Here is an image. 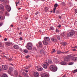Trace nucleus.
<instances>
[{
	"label": "nucleus",
	"instance_id": "nucleus-1",
	"mask_svg": "<svg viewBox=\"0 0 77 77\" xmlns=\"http://www.w3.org/2000/svg\"><path fill=\"white\" fill-rule=\"evenodd\" d=\"M32 46V45L31 42L28 43L27 44V46H26V48L28 50H31L32 48L31 47Z\"/></svg>",
	"mask_w": 77,
	"mask_h": 77
},
{
	"label": "nucleus",
	"instance_id": "nucleus-2",
	"mask_svg": "<svg viewBox=\"0 0 77 77\" xmlns=\"http://www.w3.org/2000/svg\"><path fill=\"white\" fill-rule=\"evenodd\" d=\"M75 34L74 31L73 30H72L70 32H68L67 34V36L69 37H70L73 36Z\"/></svg>",
	"mask_w": 77,
	"mask_h": 77
},
{
	"label": "nucleus",
	"instance_id": "nucleus-3",
	"mask_svg": "<svg viewBox=\"0 0 77 77\" xmlns=\"http://www.w3.org/2000/svg\"><path fill=\"white\" fill-rule=\"evenodd\" d=\"M50 69L52 71L54 72H56L57 70V69L54 65L50 66Z\"/></svg>",
	"mask_w": 77,
	"mask_h": 77
},
{
	"label": "nucleus",
	"instance_id": "nucleus-4",
	"mask_svg": "<svg viewBox=\"0 0 77 77\" xmlns=\"http://www.w3.org/2000/svg\"><path fill=\"white\" fill-rule=\"evenodd\" d=\"M49 66V63L48 62H45V63H44L42 65V66L44 68L47 69L48 66Z\"/></svg>",
	"mask_w": 77,
	"mask_h": 77
},
{
	"label": "nucleus",
	"instance_id": "nucleus-5",
	"mask_svg": "<svg viewBox=\"0 0 77 77\" xmlns=\"http://www.w3.org/2000/svg\"><path fill=\"white\" fill-rule=\"evenodd\" d=\"M70 59V56L68 55L66 56V58H64V61L66 62H68L69 61Z\"/></svg>",
	"mask_w": 77,
	"mask_h": 77
},
{
	"label": "nucleus",
	"instance_id": "nucleus-6",
	"mask_svg": "<svg viewBox=\"0 0 77 77\" xmlns=\"http://www.w3.org/2000/svg\"><path fill=\"white\" fill-rule=\"evenodd\" d=\"M54 14L55 13V11H56V8L58 7V4L57 3H56L54 4Z\"/></svg>",
	"mask_w": 77,
	"mask_h": 77
},
{
	"label": "nucleus",
	"instance_id": "nucleus-7",
	"mask_svg": "<svg viewBox=\"0 0 77 77\" xmlns=\"http://www.w3.org/2000/svg\"><path fill=\"white\" fill-rule=\"evenodd\" d=\"M33 75L35 77H38L39 76V75L38 72H35L33 73Z\"/></svg>",
	"mask_w": 77,
	"mask_h": 77
},
{
	"label": "nucleus",
	"instance_id": "nucleus-8",
	"mask_svg": "<svg viewBox=\"0 0 77 77\" xmlns=\"http://www.w3.org/2000/svg\"><path fill=\"white\" fill-rule=\"evenodd\" d=\"M0 9L2 11L4 10V6L2 4H0Z\"/></svg>",
	"mask_w": 77,
	"mask_h": 77
},
{
	"label": "nucleus",
	"instance_id": "nucleus-9",
	"mask_svg": "<svg viewBox=\"0 0 77 77\" xmlns=\"http://www.w3.org/2000/svg\"><path fill=\"white\" fill-rule=\"evenodd\" d=\"M2 68L3 69L5 70H6L8 69V67L6 65H3L2 66Z\"/></svg>",
	"mask_w": 77,
	"mask_h": 77
},
{
	"label": "nucleus",
	"instance_id": "nucleus-10",
	"mask_svg": "<svg viewBox=\"0 0 77 77\" xmlns=\"http://www.w3.org/2000/svg\"><path fill=\"white\" fill-rule=\"evenodd\" d=\"M44 41H47L48 42L50 40V38L49 37H45V38H44Z\"/></svg>",
	"mask_w": 77,
	"mask_h": 77
},
{
	"label": "nucleus",
	"instance_id": "nucleus-11",
	"mask_svg": "<svg viewBox=\"0 0 77 77\" xmlns=\"http://www.w3.org/2000/svg\"><path fill=\"white\" fill-rule=\"evenodd\" d=\"M40 54L42 55L44 54H45V51L43 50H41L40 51Z\"/></svg>",
	"mask_w": 77,
	"mask_h": 77
},
{
	"label": "nucleus",
	"instance_id": "nucleus-12",
	"mask_svg": "<svg viewBox=\"0 0 77 77\" xmlns=\"http://www.w3.org/2000/svg\"><path fill=\"white\" fill-rule=\"evenodd\" d=\"M41 77H48V74L45 73H43L41 74Z\"/></svg>",
	"mask_w": 77,
	"mask_h": 77
},
{
	"label": "nucleus",
	"instance_id": "nucleus-13",
	"mask_svg": "<svg viewBox=\"0 0 77 77\" xmlns=\"http://www.w3.org/2000/svg\"><path fill=\"white\" fill-rule=\"evenodd\" d=\"M51 40L52 41L54 42H57V40L56 39V38H54L53 37L51 38Z\"/></svg>",
	"mask_w": 77,
	"mask_h": 77
},
{
	"label": "nucleus",
	"instance_id": "nucleus-14",
	"mask_svg": "<svg viewBox=\"0 0 77 77\" xmlns=\"http://www.w3.org/2000/svg\"><path fill=\"white\" fill-rule=\"evenodd\" d=\"M14 48L15 49H16V50H18L19 49V46L17 45H15L14 46Z\"/></svg>",
	"mask_w": 77,
	"mask_h": 77
},
{
	"label": "nucleus",
	"instance_id": "nucleus-15",
	"mask_svg": "<svg viewBox=\"0 0 77 77\" xmlns=\"http://www.w3.org/2000/svg\"><path fill=\"white\" fill-rule=\"evenodd\" d=\"M38 44L39 45V47L41 48H42V42H38Z\"/></svg>",
	"mask_w": 77,
	"mask_h": 77
},
{
	"label": "nucleus",
	"instance_id": "nucleus-16",
	"mask_svg": "<svg viewBox=\"0 0 77 77\" xmlns=\"http://www.w3.org/2000/svg\"><path fill=\"white\" fill-rule=\"evenodd\" d=\"M72 60L73 61L75 62L76 61V60H77V57H72Z\"/></svg>",
	"mask_w": 77,
	"mask_h": 77
},
{
	"label": "nucleus",
	"instance_id": "nucleus-17",
	"mask_svg": "<svg viewBox=\"0 0 77 77\" xmlns=\"http://www.w3.org/2000/svg\"><path fill=\"white\" fill-rule=\"evenodd\" d=\"M54 62L55 63H58V62H59V61L58 60V59L55 58L54 59Z\"/></svg>",
	"mask_w": 77,
	"mask_h": 77
},
{
	"label": "nucleus",
	"instance_id": "nucleus-18",
	"mask_svg": "<svg viewBox=\"0 0 77 77\" xmlns=\"http://www.w3.org/2000/svg\"><path fill=\"white\" fill-rule=\"evenodd\" d=\"M42 42L44 45H47L48 44V42H46V41H42Z\"/></svg>",
	"mask_w": 77,
	"mask_h": 77
},
{
	"label": "nucleus",
	"instance_id": "nucleus-19",
	"mask_svg": "<svg viewBox=\"0 0 77 77\" xmlns=\"http://www.w3.org/2000/svg\"><path fill=\"white\" fill-rule=\"evenodd\" d=\"M23 53L27 54L28 53V50L26 49H24L23 50Z\"/></svg>",
	"mask_w": 77,
	"mask_h": 77
},
{
	"label": "nucleus",
	"instance_id": "nucleus-20",
	"mask_svg": "<svg viewBox=\"0 0 77 77\" xmlns=\"http://www.w3.org/2000/svg\"><path fill=\"white\" fill-rule=\"evenodd\" d=\"M37 70L38 71H41L42 70V67H38Z\"/></svg>",
	"mask_w": 77,
	"mask_h": 77
},
{
	"label": "nucleus",
	"instance_id": "nucleus-21",
	"mask_svg": "<svg viewBox=\"0 0 77 77\" xmlns=\"http://www.w3.org/2000/svg\"><path fill=\"white\" fill-rule=\"evenodd\" d=\"M23 75H25L26 76V77H28V75L26 73H25V72H23L22 73Z\"/></svg>",
	"mask_w": 77,
	"mask_h": 77
},
{
	"label": "nucleus",
	"instance_id": "nucleus-22",
	"mask_svg": "<svg viewBox=\"0 0 77 77\" xmlns=\"http://www.w3.org/2000/svg\"><path fill=\"white\" fill-rule=\"evenodd\" d=\"M57 54H60L63 53V52H61V51H57Z\"/></svg>",
	"mask_w": 77,
	"mask_h": 77
},
{
	"label": "nucleus",
	"instance_id": "nucleus-23",
	"mask_svg": "<svg viewBox=\"0 0 77 77\" xmlns=\"http://www.w3.org/2000/svg\"><path fill=\"white\" fill-rule=\"evenodd\" d=\"M61 64L63 65H64L66 64V63L65 61H62V62L61 63Z\"/></svg>",
	"mask_w": 77,
	"mask_h": 77
},
{
	"label": "nucleus",
	"instance_id": "nucleus-24",
	"mask_svg": "<svg viewBox=\"0 0 77 77\" xmlns=\"http://www.w3.org/2000/svg\"><path fill=\"white\" fill-rule=\"evenodd\" d=\"M60 35H61V36H62L64 37L66 35L65 34H64V32H63L62 33L60 34Z\"/></svg>",
	"mask_w": 77,
	"mask_h": 77
},
{
	"label": "nucleus",
	"instance_id": "nucleus-25",
	"mask_svg": "<svg viewBox=\"0 0 77 77\" xmlns=\"http://www.w3.org/2000/svg\"><path fill=\"white\" fill-rule=\"evenodd\" d=\"M14 70V69H13V68L12 67H9V71H13Z\"/></svg>",
	"mask_w": 77,
	"mask_h": 77
},
{
	"label": "nucleus",
	"instance_id": "nucleus-26",
	"mask_svg": "<svg viewBox=\"0 0 77 77\" xmlns=\"http://www.w3.org/2000/svg\"><path fill=\"white\" fill-rule=\"evenodd\" d=\"M48 63H49V64H51V63H52V60H48Z\"/></svg>",
	"mask_w": 77,
	"mask_h": 77
},
{
	"label": "nucleus",
	"instance_id": "nucleus-27",
	"mask_svg": "<svg viewBox=\"0 0 77 77\" xmlns=\"http://www.w3.org/2000/svg\"><path fill=\"white\" fill-rule=\"evenodd\" d=\"M14 74L16 75H18V73L17 70L14 71Z\"/></svg>",
	"mask_w": 77,
	"mask_h": 77
},
{
	"label": "nucleus",
	"instance_id": "nucleus-28",
	"mask_svg": "<svg viewBox=\"0 0 77 77\" xmlns=\"http://www.w3.org/2000/svg\"><path fill=\"white\" fill-rule=\"evenodd\" d=\"M23 18H24L25 20H27L28 19V17H26V16H23Z\"/></svg>",
	"mask_w": 77,
	"mask_h": 77
},
{
	"label": "nucleus",
	"instance_id": "nucleus-29",
	"mask_svg": "<svg viewBox=\"0 0 77 77\" xmlns=\"http://www.w3.org/2000/svg\"><path fill=\"white\" fill-rule=\"evenodd\" d=\"M62 45L63 46H66V43L64 42L62 43Z\"/></svg>",
	"mask_w": 77,
	"mask_h": 77
},
{
	"label": "nucleus",
	"instance_id": "nucleus-30",
	"mask_svg": "<svg viewBox=\"0 0 77 77\" xmlns=\"http://www.w3.org/2000/svg\"><path fill=\"white\" fill-rule=\"evenodd\" d=\"M50 30H54V27H50Z\"/></svg>",
	"mask_w": 77,
	"mask_h": 77
},
{
	"label": "nucleus",
	"instance_id": "nucleus-31",
	"mask_svg": "<svg viewBox=\"0 0 77 77\" xmlns=\"http://www.w3.org/2000/svg\"><path fill=\"white\" fill-rule=\"evenodd\" d=\"M2 77H8L7 75L6 74H4L2 75Z\"/></svg>",
	"mask_w": 77,
	"mask_h": 77
},
{
	"label": "nucleus",
	"instance_id": "nucleus-32",
	"mask_svg": "<svg viewBox=\"0 0 77 77\" xmlns=\"http://www.w3.org/2000/svg\"><path fill=\"white\" fill-rule=\"evenodd\" d=\"M57 39H58V40H60V36L59 35H57Z\"/></svg>",
	"mask_w": 77,
	"mask_h": 77
},
{
	"label": "nucleus",
	"instance_id": "nucleus-33",
	"mask_svg": "<svg viewBox=\"0 0 77 77\" xmlns=\"http://www.w3.org/2000/svg\"><path fill=\"white\" fill-rule=\"evenodd\" d=\"M56 51L55 50V49H52V51L51 52V54L54 53Z\"/></svg>",
	"mask_w": 77,
	"mask_h": 77
},
{
	"label": "nucleus",
	"instance_id": "nucleus-34",
	"mask_svg": "<svg viewBox=\"0 0 77 77\" xmlns=\"http://www.w3.org/2000/svg\"><path fill=\"white\" fill-rule=\"evenodd\" d=\"M9 44H10V43L9 42H6L5 43V44L6 45H8V46H9Z\"/></svg>",
	"mask_w": 77,
	"mask_h": 77
},
{
	"label": "nucleus",
	"instance_id": "nucleus-35",
	"mask_svg": "<svg viewBox=\"0 0 77 77\" xmlns=\"http://www.w3.org/2000/svg\"><path fill=\"white\" fill-rule=\"evenodd\" d=\"M11 7H9L8 8H7V11H8V12L10 11H11Z\"/></svg>",
	"mask_w": 77,
	"mask_h": 77
},
{
	"label": "nucleus",
	"instance_id": "nucleus-36",
	"mask_svg": "<svg viewBox=\"0 0 77 77\" xmlns=\"http://www.w3.org/2000/svg\"><path fill=\"white\" fill-rule=\"evenodd\" d=\"M3 20V16L0 15V20Z\"/></svg>",
	"mask_w": 77,
	"mask_h": 77
},
{
	"label": "nucleus",
	"instance_id": "nucleus-37",
	"mask_svg": "<svg viewBox=\"0 0 77 77\" xmlns=\"http://www.w3.org/2000/svg\"><path fill=\"white\" fill-rule=\"evenodd\" d=\"M48 7L45 8V11L47 12V11H48Z\"/></svg>",
	"mask_w": 77,
	"mask_h": 77
},
{
	"label": "nucleus",
	"instance_id": "nucleus-38",
	"mask_svg": "<svg viewBox=\"0 0 77 77\" xmlns=\"http://www.w3.org/2000/svg\"><path fill=\"white\" fill-rule=\"evenodd\" d=\"M72 72H73L74 73H75L76 72H77V69H75L74 70H73Z\"/></svg>",
	"mask_w": 77,
	"mask_h": 77
},
{
	"label": "nucleus",
	"instance_id": "nucleus-39",
	"mask_svg": "<svg viewBox=\"0 0 77 77\" xmlns=\"http://www.w3.org/2000/svg\"><path fill=\"white\" fill-rule=\"evenodd\" d=\"M73 64V63L71 62V63H69L68 64L69 65H72Z\"/></svg>",
	"mask_w": 77,
	"mask_h": 77
},
{
	"label": "nucleus",
	"instance_id": "nucleus-40",
	"mask_svg": "<svg viewBox=\"0 0 77 77\" xmlns=\"http://www.w3.org/2000/svg\"><path fill=\"white\" fill-rule=\"evenodd\" d=\"M56 14H60L59 11H56Z\"/></svg>",
	"mask_w": 77,
	"mask_h": 77
},
{
	"label": "nucleus",
	"instance_id": "nucleus-41",
	"mask_svg": "<svg viewBox=\"0 0 77 77\" xmlns=\"http://www.w3.org/2000/svg\"><path fill=\"white\" fill-rule=\"evenodd\" d=\"M13 71H8V73L9 74H11V72H12Z\"/></svg>",
	"mask_w": 77,
	"mask_h": 77
},
{
	"label": "nucleus",
	"instance_id": "nucleus-42",
	"mask_svg": "<svg viewBox=\"0 0 77 77\" xmlns=\"http://www.w3.org/2000/svg\"><path fill=\"white\" fill-rule=\"evenodd\" d=\"M19 3V1H17V2H16V4H18Z\"/></svg>",
	"mask_w": 77,
	"mask_h": 77
},
{
	"label": "nucleus",
	"instance_id": "nucleus-43",
	"mask_svg": "<svg viewBox=\"0 0 77 77\" xmlns=\"http://www.w3.org/2000/svg\"><path fill=\"white\" fill-rule=\"evenodd\" d=\"M9 32V31L8 30H7L6 31V33L7 34H8Z\"/></svg>",
	"mask_w": 77,
	"mask_h": 77
},
{
	"label": "nucleus",
	"instance_id": "nucleus-44",
	"mask_svg": "<svg viewBox=\"0 0 77 77\" xmlns=\"http://www.w3.org/2000/svg\"><path fill=\"white\" fill-rule=\"evenodd\" d=\"M5 14H6V15L8 16H9V14L7 13V12H6V13H5Z\"/></svg>",
	"mask_w": 77,
	"mask_h": 77
},
{
	"label": "nucleus",
	"instance_id": "nucleus-45",
	"mask_svg": "<svg viewBox=\"0 0 77 77\" xmlns=\"http://www.w3.org/2000/svg\"><path fill=\"white\" fill-rule=\"evenodd\" d=\"M30 57L29 55H27V56H26V58H28Z\"/></svg>",
	"mask_w": 77,
	"mask_h": 77
},
{
	"label": "nucleus",
	"instance_id": "nucleus-46",
	"mask_svg": "<svg viewBox=\"0 0 77 77\" xmlns=\"http://www.w3.org/2000/svg\"><path fill=\"white\" fill-rule=\"evenodd\" d=\"M19 40H20V41H21L23 40V38L21 37H20V38H19Z\"/></svg>",
	"mask_w": 77,
	"mask_h": 77
},
{
	"label": "nucleus",
	"instance_id": "nucleus-47",
	"mask_svg": "<svg viewBox=\"0 0 77 77\" xmlns=\"http://www.w3.org/2000/svg\"><path fill=\"white\" fill-rule=\"evenodd\" d=\"M3 25V23L1 22L0 23V26H2Z\"/></svg>",
	"mask_w": 77,
	"mask_h": 77
},
{
	"label": "nucleus",
	"instance_id": "nucleus-48",
	"mask_svg": "<svg viewBox=\"0 0 77 77\" xmlns=\"http://www.w3.org/2000/svg\"><path fill=\"white\" fill-rule=\"evenodd\" d=\"M72 51H76V50L75 49H72Z\"/></svg>",
	"mask_w": 77,
	"mask_h": 77
},
{
	"label": "nucleus",
	"instance_id": "nucleus-49",
	"mask_svg": "<svg viewBox=\"0 0 77 77\" xmlns=\"http://www.w3.org/2000/svg\"><path fill=\"white\" fill-rule=\"evenodd\" d=\"M74 11H75V13H77V10L75 9L74 10Z\"/></svg>",
	"mask_w": 77,
	"mask_h": 77
},
{
	"label": "nucleus",
	"instance_id": "nucleus-50",
	"mask_svg": "<svg viewBox=\"0 0 77 77\" xmlns=\"http://www.w3.org/2000/svg\"><path fill=\"white\" fill-rule=\"evenodd\" d=\"M74 48V49H76L77 48V46H75L74 47V48Z\"/></svg>",
	"mask_w": 77,
	"mask_h": 77
},
{
	"label": "nucleus",
	"instance_id": "nucleus-51",
	"mask_svg": "<svg viewBox=\"0 0 77 77\" xmlns=\"http://www.w3.org/2000/svg\"><path fill=\"white\" fill-rule=\"evenodd\" d=\"M56 32H59V30L58 29H56Z\"/></svg>",
	"mask_w": 77,
	"mask_h": 77
},
{
	"label": "nucleus",
	"instance_id": "nucleus-52",
	"mask_svg": "<svg viewBox=\"0 0 77 77\" xmlns=\"http://www.w3.org/2000/svg\"><path fill=\"white\" fill-rule=\"evenodd\" d=\"M7 40V39L6 38H5L4 39V41H6Z\"/></svg>",
	"mask_w": 77,
	"mask_h": 77
},
{
	"label": "nucleus",
	"instance_id": "nucleus-53",
	"mask_svg": "<svg viewBox=\"0 0 77 77\" xmlns=\"http://www.w3.org/2000/svg\"><path fill=\"white\" fill-rule=\"evenodd\" d=\"M39 13V12H37V13H36L35 14V15H37V14H38Z\"/></svg>",
	"mask_w": 77,
	"mask_h": 77
},
{
	"label": "nucleus",
	"instance_id": "nucleus-54",
	"mask_svg": "<svg viewBox=\"0 0 77 77\" xmlns=\"http://www.w3.org/2000/svg\"><path fill=\"white\" fill-rule=\"evenodd\" d=\"M59 18L61 19V16H59Z\"/></svg>",
	"mask_w": 77,
	"mask_h": 77
},
{
	"label": "nucleus",
	"instance_id": "nucleus-55",
	"mask_svg": "<svg viewBox=\"0 0 77 77\" xmlns=\"http://www.w3.org/2000/svg\"><path fill=\"white\" fill-rule=\"evenodd\" d=\"M60 27H61V26L60 25L58 26V27H59V28H60Z\"/></svg>",
	"mask_w": 77,
	"mask_h": 77
},
{
	"label": "nucleus",
	"instance_id": "nucleus-56",
	"mask_svg": "<svg viewBox=\"0 0 77 77\" xmlns=\"http://www.w3.org/2000/svg\"><path fill=\"white\" fill-rule=\"evenodd\" d=\"M10 26L12 27H14V26H13V25H12V24L11 25H10Z\"/></svg>",
	"mask_w": 77,
	"mask_h": 77
},
{
	"label": "nucleus",
	"instance_id": "nucleus-57",
	"mask_svg": "<svg viewBox=\"0 0 77 77\" xmlns=\"http://www.w3.org/2000/svg\"><path fill=\"white\" fill-rule=\"evenodd\" d=\"M25 72H28L27 70H25Z\"/></svg>",
	"mask_w": 77,
	"mask_h": 77
},
{
	"label": "nucleus",
	"instance_id": "nucleus-58",
	"mask_svg": "<svg viewBox=\"0 0 77 77\" xmlns=\"http://www.w3.org/2000/svg\"><path fill=\"white\" fill-rule=\"evenodd\" d=\"M3 57H4L5 58H6L7 57L5 55H3Z\"/></svg>",
	"mask_w": 77,
	"mask_h": 77
},
{
	"label": "nucleus",
	"instance_id": "nucleus-59",
	"mask_svg": "<svg viewBox=\"0 0 77 77\" xmlns=\"http://www.w3.org/2000/svg\"><path fill=\"white\" fill-rule=\"evenodd\" d=\"M52 12H53V13H54V9H53V11H50V12L51 13H52Z\"/></svg>",
	"mask_w": 77,
	"mask_h": 77
},
{
	"label": "nucleus",
	"instance_id": "nucleus-60",
	"mask_svg": "<svg viewBox=\"0 0 77 77\" xmlns=\"http://www.w3.org/2000/svg\"><path fill=\"white\" fill-rule=\"evenodd\" d=\"M19 34L21 35L22 34H21V32H20V33H19Z\"/></svg>",
	"mask_w": 77,
	"mask_h": 77
},
{
	"label": "nucleus",
	"instance_id": "nucleus-61",
	"mask_svg": "<svg viewBox=\"0 0 77 77\" xmlns=\"http://www.w3.org/2000/svg\"><path fill=\"white\" fill-rule=\"evenodd\" d=\"M29 67H28V66H27V67H26V69H28V68H29Z\"/></svg>",
	"mask_w": 77,
	"mask_h": 77
},
{
	"label": "nucleus",
	"instance_id": "nucleus-62",
	"mask_svg": "<svg viewBox=\"0 0 77 77\" xmlns=\"http://www.w3.org/2000/svg\"><path fill=\"white\" fill-rule=\"evenodd\" d=\"M2 45V43L1 42H0V46Z\"/></svg>",
	"mask_w": 77,
	"mask_h": 77
},
{
	"label": "nucleus",
	"instance_id": "nucleus-63",
	"mask_svg": "<svg viewBox=\"0 0 77 77\" xmlns=\"http://www.w3.org/2000/svg\"><path fill=\"white\" fill-rule=\"evenodd\" d=\"M10 65H11V66H13L14 65H13V64H10Z\"/></svg>",
	"mask_w": 77,
	"mask_h": 77
},
{
	"label": "nucleus",
	"instance_id": "nucleus-64",
	"mask_svg": "<svg viewBox=\"0 0 77 77\" xmlns=\"http://www.w3.org/2000/svg\"><path fill=\"white\" fill-rule=\"evenodd\" d=\"M62 77H66V75H64L63 76H62Z\"/></svg>",
	"mask_w": 77,
	"mask_h": 77
}]
</instances>
